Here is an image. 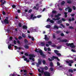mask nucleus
Listing matches in <instances>:
<instances>
[{"label":"nucleus","instance_id":"nucleus-55","mask_svg":"<svg viewBox=\"0 0 76 76\" xmlns=\"http://www.w3.org/2000/svg\"><path fill=\"white\" fill-rule=\"evenodd\" d=\"M28 37L29 38H32V37H31V36H30V35H28Z\"/></svg>","mask_w":76,"mask_h":76},{"label":"nucleus","instance_id":"nucleus-35","mask_svg":"<svg viewBox=\"0 0 76 76\" xmlns=\"http://www.w3.org/2000/svg\"><path fill=\"white\" fill-rule=\"evenodd\" d=\"M41 15H38L37 16V18H41Z\"/></svg>","mask_w":76,"mask_h":76},{"label":"nucleus","instance_id":"nucleus-41","mask_svg":"<svg viewBox=\"0 0 76 76\" xmlns=\"http://www.w3.org/2000/svg\"><path fill=\"white\" fill-rule=\"evenodd\" d=\"M48 51H51V49L49 48H48Z\"/></svg>","mask_w":76,"mask_h":76},{"label":"nucleus","instance_id":"nucleus-53","mask_svg":"<svg viewBox=\"0 0 76 76\" xmlns=\"http://www.w3.org/2000/svg\"><path fill=\"white\" fill-rule=\"evenodd\" d=\"M73 8L74 10H75L76 9V7H75L74 6H73Z\"/></svg>","mask_w":76,"mask_h":76},{"label":"nucleus","instance_id":"nucleus-30","mask_svg":"<svg viewBox=\"0 0 76 76\" xmlns=\"http://www.w3.org/2000/svg\"><path fill=\"white\" fill-rule=\"evenodd\" d=\"M65 3V2L64 1H63L61 3V5H63Z\"/></svg>","mask_w":76,"mask_h":76},{"label":"nucleus","instance_id":"nucleus-18","mask_svg":"<svg viewBox=\"0 0 76 76\" xmlns=\"http://www.w3.org/2000/svg\"><path fill=\"white\" fill-rule=\"evenodd\" d=\"M46 28H50L51 27V26L50 25H47L46 26H45Z\"/></svg>","mask_w":76,"mask_h":76},{"label":"nucleus","instance_id":"nucleus-17","mask_svg":"<svg viewBox=\"0 0 76 76\" xmlns=\"http://www.w3.org/2000/svg\"><path fill=\"white\" fill-rule=\"evenodd\" d=\"M45 40H47V41L49 39L47 37V35H45Z\"/></svg>","mask_w":76,"mask_h":76},{"label":"nucleus","instance_id":"nucleus-10","mask_svg":"<svg viewBox=\"0 0 76 76\" xmlns=\"http://www.w3.org/2000/svg\"><path fill=\"white\" fill-rule=\"evenodd\" d=\"M39 7H41V6H39V4H36V6L34 7L33 8L36 10H38L39 8Z\"/></svg>","mask_w":76,"mask_h":76},{"label":"nucleus","instance_id":"nucleus-2","mask_svg":"<svg viewBox=\"0 0 76 76\" xmlns=\"http://www.w3.org/2000/svg\"><path fill=\"white\" fill-rule=\"evenodd\" d=\"M35 51L37 53H40V55L42 56V57H43L44 58L45 57V55L44 54V53H42V51L41 50L39 49H37L36 48L35 49Z\"/></svg>","mask_w":76,"mask_h":76},{"label":"nucleus","instance_id":"nucleus-15","mask_svg":"<svg viewBox=\"0 0 76 76\" xmlns=\"http://www.w3.org/2000/svg\"><path fill=\"white\" fill-rule=\"evenodd\" d=\"M66 63H73V61L72 60H69V61H66Z\"/></svg>","mask_w":76,"mask_h":76},{"label":"nucleus","instance_id":"nucleus-50","mask_svg":"<svg viewBox=\"0 0 76 76\" xmlns=\"http://www.w3.org/2000/svg\"><path fill=\"white\" fill-rule=\"evenodd\" d=\"M19 26L20 27H21L22 26V25L20 24V23H19Z\"/></svg>","mask_w":76,"mask_h":76},{"label":"nucleus","instance_id":"nucleus-9","mask_svg":"<svg viewBox=\"0 0 76 76\" xmlns=\"http://www.w3.org/2000/svg\"><path fill=\"white\" fill-rule=\"evenodd\" d=\"M54 51L56 54L57 56H59V57H60L61 56V54L58 53V51L57 50H55Z\"/></svg>","mask_w":76,"mask_h":76},{"label":"nucleus","instance_id":"nucleus-58","mask_svg":"<svg viewBox=\"0 0 76 76\" xmlns=\"http://www.w3.org/2000/svg\"><path fill=\"white\" fill-rule=\"evenodd\" d=\"M53 69H53V68H50L51 71H53Z\"/></svg>","mask_w":76,"mask_h":76},{"label":"nucleus","instance_id":"nucleus-13","mask_svg":"<svg viewBox=\"0 0 76 76\" xmlns=\"http://www.w3.org/2000/svg\"><path fill=\"white\" fill-rule=\"evenodd\" d=\"M22 58H24V61H26V62L27 63H29V60H27V58H25V56H23L22 57Z\"/></svg>","mask_w":76,"mask_h":76},{"label":"nucleus","instance_id":"nucleus-3","mask_svg":"<svg viewBox=\"0 0 76 76\" xmlns=\"http://www.w3.org/2000/svg\"><path fill=\"white\" fill-rule=\"evenodd\" d=\"M27 17L28 18V19H32L33 20H34V19H36V18H37V16H34V15L33 14L31 15L30 17V15H27Z\"/></svg>","mask_w":76,"mask_h":76},{"label":"nucleus","instance_id":"nucleus-14","mask_svg":"<svg viewBox=\"0 0 76 76\" xmlns=\"http://www.w3.org/2000/svg\"><path fill=\"white\" fill-rule=\"evenodd\" d=\"M38 64H37V67H38L39 66V64H41V61H42V60L41 59H38Z\"/></svg>","mask_w":76,"mask_h":76},{"label":"nucleus","instance_id":"nucleus-20","mask_svg":"<svg viewBox=\"0 0 76 76\" xmlns=\"http://www.w3.org/2000/svg\"><path fill=\"white\" fill-rule=\"evenodd\" d=\"M61 42H68V41L66 39H64V40H62L61 41Z\"/></svg>","mask_w":76,"mask_h":76},{"label":"nucleus","instance_id":"nucleus-22","mask_svg":"<svg viewBox=\"0 0 76 76\" xmlns=\"http://www.w3.org/2000/svg\"><path fill=\"white\" fill-rule=\"evenodd\" d=\"M41 44L42 46H44V45H45V42H41Z\"/></svg>","mask_w":76,"mask_h":76},{"label":"nucleus","instance_id":"nucleus-38","mask_svg":"<svg viewBox=\"0 0 76 76\" xmlns=\"http://www.w3.org/2000/svg\"><path fill=\"white\" fill-rule=\"evenodd\" d=\"M56 11H52V13H56Z\"/></svg>","mask_w":76,"mask_h":76},{"label":"nucleus","instance_id":"nucleus-6","mask_svg":"<svg viewBox=\"0 0 76 76\" xmlns=\"http://www.w3.org/2000/svg\"><path fill=\"white\" fill-rule=\"evenodd\" d=\"M6 19H5L4 21L3 22L1 21L2 23L3 24H7L9 23V20H8V17H7L6 18Z\"/></svg>","mask_w":76,"mask_h":76},{"label":"nucleus","instance_id":"nucleus-39","mask_svg":"<svg viewBox=\"0 0 76 76\" xmlns=\"http://www.w3.org/2000/svg\"><path fill=\"white\" fill-rule=\"evenodd\" d=\"M62 22V21L61 20L58 22V23H61Z\"/></svg>","mask_w":76,"mask_h":76},{"label":"nucleus","instance_id":"nucleus-47","mask_svg":"<svg viewBox=\"0 0 76 76\" xmlns=\"http://www.w3.org/2000/svg\"><path fill=\"white\" fill-rule=\"evenodd\" d=\"M32 10L31 9L30 10L28 11V13H31L32 12Z\"/></svg>","mask_w":76,"mask_h":76},{"label":"nucleus","instance_id":"nucleus-24","mask_svg":"<svg viewBox=\"0 0 76 76\" xmlns=\"http://www.w3.org/2000/svg\"><path fill=\"white\" fill-rule=\"evenodd\" d=\"M23 29H26L27 28V26H25V25L24 26H23Z\"/></svg>","mask_w":76,"mask_h":76},{"label":"nucleus","instance_id":"nucleus-37","mask_svg":"<svg viewBox=\"0 0 76 76\" xmlns=\"http://www.w3.org/2000/svg\"><path fill=\"white\" fill-rule=\"evenodd\" d=\"M44 50L45 51H47V48H46V47H45L44 48Z\"/></svg>","mask_w":76,"mask_h":76},{"label":"nucleus","instance_id":"nucleus-43","mask_svg":"<svg viewBox=\"0 0 76 76\" xmlns=\"http://www.w3.org/2000/svg\"><path fill=\"white\" fill-rule=\"evenodd\" d=\"M12 7L13 8H15V7H16V6H15V5H13L12 6Z\"/></svg>","mask_w":76,"mask_h":76},{"label":"nucleus","instance_id":"nucleus-25","mask_svg":"<svg viewBox=\"0 0 76 76\" xmlns=\"http://www.w3.org/2000/svg\"><path fill=\"white\" fill-rule=\"evenodd\" d=\"M50 23H54V21L53 20H50Z\"/></svg>","mask_w":76,"mask_h":76},{"label":"nucleus","instance_id":"nucleus-29","mask_svg":"<svg viewBox=\"0 0 76 76\" xmlns=\"http://www.w3.org/2000/svg\"><path fill=\"white\" fill-rule=\"evenodd\" d=\"M54 28H56V29H58V27L56 26H54Z\"/></svg>","mask_w":76,"mask_h":76},{"label":"nucleus","instance_id":"nucleus-59","mask_svg":"<svg viewBox=\"0 0 76 76\" xmlns=\"http://www.w3.org/2000/svg\"><path fill=\"white\" fill-rule=\"evenodd\" d=\"M46 47H49V44H47L46 45Z\"/></svg>","mask_w":76,"mask_h":76},{"label":"nucleus","instance_id":"nucleus-31","mask_svg":"<svg viewBox=\"0 0 76 76\" xmlns=\"http://www.w3.org/2000/svg\"><path fill=\"white\" fill-rule=\"evenodd\" d=\"M24 47H25L26 48H27V49H28V48H29V47H28V46H27V45H25Z\"/></svg>","mask_w":76,"mask_h":76},{"label":"nucleus","instance_id":"nucleus-44","mask_svg":"<svg viewBox=\"0 0 76 76\" xmlns=\"http://www.w3.org/2000/svg\"><path fill=\"white\" fill-rule=\"evenodd\" d=\"M52 47H56V45H52Z\"/></svg>","mask_w":76,"mask_h":76},{"label":"nucleus","instance_id":"nucleus-64","mask_svg":"<svg viewBox=\"0 0 76 76\" xmlns=\"http://www.w3.org/2000/svg\"><path fill=\"white\" fill-rule=\"evenodd\" d=\"M2 13L3 15H4L5 14V12L4 11H3Z\"/></svg>","mask_w":76,"mask_h":76},{"label":"nucleus","instance_id":"nucleus-23","mask_svg":"<svg viewBox=\"0 0 76 76\" xmlns=\"http://www.w3.org/2000/svg\"><path fill=\"white\" fill-rule=\"evenodd\" d=\"M0 1L1 2V3H2L1 5H3V4H4V3H6V2L5 1H4V2H3L2 0H1Z\"/></svg>","mask_w":76,"mask_h":76},{"label":"nucleus","instance_id":"nucleus-32","mask_svg":"<svg viewBox=\"0 0 76 76\" xmlns=\"http://www.w3.org/2000/svg\"><path fill=\"white\" fill-rule=\"evenodd\" d=\"M50 66H53V63L52 62H51L50 64Z\"/></svg>","mask_w":76,"mask_h":76},{"label":"nucleus","instance_id":"nucleus-19","mask_svg":"<svg viewBox=\"0 0 76 76\" xmlns=\"http://www.w3.org/2000/svg\"><path fill=\"white\" fill-rule=\"evenodd\" d=\"M12 45V46H14V45H12L10 44V45L8 46V48L9 49H10L11 48Z\"/></svg>","mask_w":76,"mask_h":76},{"label":"nucleus","instance_id":"nucleus-34","mask_svg":"<svg viewBox=\"0 0 76 76\" xmlns=\"http://www.w3.org/2000/svg\"><path fill=\"white\" fill-rule=\"evenodd\" d=\"M48 44H49V45H51V44H52L51 42V41H49L48 42Z\"/></svg>","mask_w":76,"mask_h":76},{"label":"nucleus","instance_id":"nucleus-46","mask_svg":"<svg viewBox=\"0 0 76 76\" xmlns=\"http://www.w3.org/2000/svg\"><path fill=\"white\" fill-rule=\"evenodd\" d=\"M25 56H28V53H26L25 54Z\"/></svg>","mask_w":76,"mask_h":76},{"label":"nucleus","instance_id":"nucleus-5","mask_svg":"<svg viewBox=\"0 0 76 76\" xmlns=\"http://www.w3.org/2000/svg\"><path fill=\"white\" fill-rule=\"evenodd\" d=\"M66 46H69L71 48H75V46L74 45H73V43H66Z\"/></svg>","mask_w":76,"mask_h":76},{"label":"nucleus","instance_id":"nucleus-56","mask_svg":"<svg viewBox=\"0 0 76 76\" xmlns=\"http://www.w3.org/2000/svg\"><path fill=\"white\" fill-rule=\"evenodd\" d=\"M14 47L15 49H18V47L16 46H14Z\"/></svg>","mask_w":76,"mask_h":76},{"label":"nucleus","instance_id":"nucleus-42","mask_svg":"<svg viewBox=\"0 0 76 76\" xmlns=\"http://www.w3.org/2000/svg\"><path fill=\"white\" fill-rule=\"evenodd\" d=\"M31 38L32 40V41H34V40H35V39H34V37H31Z\"/></svg>","mask_w":76,"mask_h":76},{"label":"nucleus","instance_id":"nucleus-26","mask_svg":"<svg viewBox=\"0 0 76 76\" xmlns=\"http://www.w3.org/2000/svg\"><path fill=\"white\" fill-rule=\"evenodd\" d=\"M69 72H71V73H73V71L71 69H69Z\"/></svg>","mask_w":76,"mask_h":76},{"label":"nucleus","instance_id":"nucleus-4","mask_svg":"<svg viewBox=\"0 0 76 76\" xmlns=\"http://www.w3.org/2000/svg\"><path fill=\"white\" fill-rule=\"evenodd\" d=\"M61 16V14H58L57 15H55V17L57 18L56 19L53 18L52 19V20H59V19H60V18L58 17H59V16Z\"/></svg>","mask_w":76,"mask_h":76},{"label":"nucleus","instance_id":"nucleus-57","mask_svg":"<svg viewBox=\"0 0 76 76\" xmlns=\"http://www.w3.org/2000/svg\"><path fill=\"white\" fill-rule=\"evenodd\" d=\"M61 25L62 27H63V28H64V25H63V24H61Z\"/></svg>","mask_w":76,"mask_h":76},{"label":"nucleus","instance_id":"nucleus-33","mask_svg":"<svg viewBox=\"0 0 76 76\" xmlns=\"http://www.w3.org/2000/svg\"><path fill=\"white\" fill-rule=\"evenodd\" d=\"M22 36L24 38L26 37V36L23 34H22Z\"/></svg>","mask_w":76,"mask_h":76},{"label":"nucleus","instance_id":"nucleus-12","mask_svg":"<svg viewBox=\"0 0 76 76\" xmlns=\"http://www.w3.org/2000/svg\"><path fill=\"white\" fill-rule=\"evenodd\" d=\"M68 9L69 12H71L72 11V10L71 8H70L69 7H67V8H66L65 9V10L66 11H67V10H68Z\"/></svg>","mask_w":76,"mask_h":76},{"label":"nucleus","instance_id":"nucleus-49","mask_svg":"<svg viewBox=\"0 0 76 76\" xmlns=\"http://www.w3.org/2000/svg\"><path fill=\"white\" fill-rule=\"evenodd\" d=\"M43 63L44 64H45V61H43Z\"/></svg>","mask_w":76,"mask_h":76},{"label":"nucleus","instance_id":"nucleus-54","mask_svg":"<svg viewBox=\"0 0 76 76\" xmlns=\"http://www.w3.org/2000/svg\"><path fill=\"white\" fill-rule=\"evenodd\" d=\"M58 49H60L61 48V46H59L57 47Z\"/></svg>","mask_w":76,"mask_h":76},{"label":"nucleus","instance_id":"nucleus-61","mask_svg":"<svg viewBox=\"0 0 76 76\" xmlns=\"http://www.w3.org/2000/svg\"><path fill=\"white\" fill-rule=\"evenodd\" d=\"M50 20V19L48 18L47 19V22H48V21H49V20Z\"/></svg>","mask_w":76,"mask_h":76},{"label":"nucleus","instance_id":"nucleus-40","mask_svg":"<svg viewBox=\"0 0 76 76\" xmlns=\"http://www.w3.org/2000/svg\"><path fill=\"white\" fill-rule=\"evenodd\" d=\"M22 38V37H21V36H19L18 37V39H21Z\"/></svg>","mask_w":76,"mask_h":76},{"label":"nucleus","instance_id":"nucleus-28","mask_svg":"<svg viewBox=\"0 0 76 76\" xmlns=\"http://www.w3.org/2000/svg\"><path fill=\"white\" fill-rule=\"evenodd\" d=\"M67 3L70 4V3H72V2L71 1H70V0H68L67 1Z\"/></svg>","mask_w":76,"mask_h":76},{"label":"nucleus","instance_id":"nucleus-16","mask_svg":"<svg viewBox=\"0 0 76 76\" xmlns=\"http://www.w3.org/2000/svg\"><path fill=\"white\" fill-rule=\"evenodd\" d=\"M16 72H15L14 73H13V74H11L10 76H16Z\"/></svg>","mask_w":76,"mask_h":76},{"label":"nucleus","instance_id":"nucleus-63","mask_svg":"<svg viewBox=\"0 0 76 76\" xmlns=\"http://www.w3.org/2000/svg\"><path fill=\"white\" fill-rule=\"evenodd\" d=\"M71 15L72 16H75V14H71Z\"/></svg>","mask_w":76,"mask_h":76},{"label":"nucleus","instance_id":"nucleus-51","mask_svg":"<svg viewBox=\"0 0 76 76\" xmlns=\"http://www.w3.org/2000/svg\"><path fill=\"white\" fill-rule=\"evenodd\" d=\"M69 28H70V29H73V27L72 26H69Z\"/></svg>","mask_w":76,"mask_h":76},{"label":"nucleus","instance_id":"nucleus-45","mask_svg":"<svg viewBox=\"0 0 76 76\" xmlns=\"http://www.w3.org/2000/svg\"><path fill=\"white\" fill-rule=\"evenodd\" d=\"M24 41H25V42H26V43L28 42V40L26 39H25L24 40Z\"/></svg>","mask_w":76,"mask_h":76},{"label":"nucleus","instance_id":"nucleus-27","mask_svg":"<svg viewBox=\"0 0 76 76\" xmlns=\"http://www.w3.org/2000/svg\"><path fill=\"white\" fill-rule=\"evenodd\" d=\"M64 14L65 15V16L66 18V17H67V13L66 12H65L64 13Z\"/></svg>","mask_w":76,"mask_h":76},{"label":"nucleus","instance_id":"nucleus-11","mask_svg":"<svg viewBox=\"0 0 76 76\" xmlns=\"http://www.w3.org/2000/svg\"><path fill=\"white\" fill-rule=\"evenodd\" d=\"M30 30L32 31H33V32H37L38 30V28H36L35 29L34 28H31Z\"/></svg>","mask_w":76,"mask_h":76},{"label":"nucleus","instance_id":"nucleus-52","mask_svg":"<svg viewBox=\"0 0 76 76\" xmlns=\"http://www.w3.org/2000/svg\"><path fill=\"white\" fill-rule=\"evenodd\" d=\"M14 44H16V42L15 40L14 41Z\"/></svg>","mask_w":76,"mask_h":76},{"label":"nucleus","instance_id":"nucleus-1","mask_svg":"<svg viewBox=\"0 0 76 76\" xmlns=\"http://www.w3.org/2000/svg\"><path fill=\"white\" fill-rule=\"evenodd\" d=\"M44 68L43 67H40V69H38V71L40 73L39 74V76H42V75L44 74L45 76H50V73L48 72H44ZM42 73V74H41Z\"/></svg>","mask_w":76,"mask_h":76},{"label":"nucleus","instance_id":"nucleus-7","mask_svg":"<svg viewBox=\"0 0 76 76\" xmlns=\"http://www.w3.org/2000/svg\"><path fill=\"white\" fill-rule=\"evenodd\" d=\"M29 58L30 60H32L33 61H34V58L33 57H35V56L33 54H30L29 56Z\"/></svg>","mask_w":76,"mask_h":76},{"label":"nucleus","instance_id":"nucleus-62","mask_svg":"<svg viewBox=\"0 0 76 76\" xmlns=\"http://www.w3.org/2000/svg\"><path fill=\"white\" fill-rule=\"evenodd\" d=\"M72 51V52H75V50H73V49H72L71 50Z\"/></svg>","mask_w":76,"mask_h":76},{"label":"nucleus","instance_id":"nucleus-8","mask_svg":"<svg viewBox=\"0 0 76 76\" xmlns=\"http://www.w3.org/2000/svg\"><path fill=\"white\" fill-rule=\"evenodd\" d=\"M51 58L52 59H50V58H48V60H49V61H52V60H54V59H57V60H58V61L60 60V59H58V58L56 56H53Z\"/></svg>","mask_w":76,"mask_h":76},{"label":"nucleus","instance_id":"nucleus-60","mask_svg":"<svg viewBox=\"0 0 76 76\" xmlns=\"http://www.w3.org/2000/svg\"><path fill=\"white\" fill-rule=\"evenodd\" d=\"M62 20L63 21H66V20H65L64 19V18H62Z\"/></svg>","mask_w":76,"mask_h":76},{"label":"nucleus","instance_id":"nucleus-21","mask_svg":"<svg viewBox=\"0 0 76 76\" xmlns=\"http://www.w3.org/2000/svg\"><path fill=\"white\" fill-rule=\"evenodd\" d=\"M75 18H72V20L70 19H69V22H70V21H73V20H74Z\"/></svg>","mask_w":76,"mask_h":76},{"label":"nucleus","instance_id":"nucleus-36","mask_svg":"<svg viewBox=\"0 0 76 76\" xmlns=\"http://www.w3.org/2000/svg\"><path fill=\"white\" fill-rule=\"evenodd\" d=\"M44 69L45 70H47L48 69V67L47 66H45V67Z\"/></svg>","mask_w":76,"mask_h":76},{"label":"nucleus","instance_id":"nucleus-48","mask_svg":"<svg viewBox=\"0 0 76 76\" xmlns=\"http://www.w3.org/2000/svg\"><path fill=\"white\" fill-rule=\"evenodd\" d=\"M57 64L58 66H60V64L58 62H57Z\"/></svg>","mask_w":76,"mask_h":76}]
</instances>
